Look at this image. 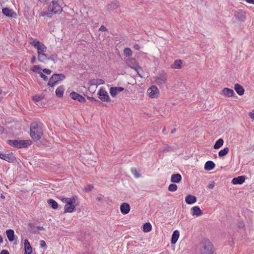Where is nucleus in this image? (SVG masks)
Masks as SVG:
<instances>
[{
  "instance_id": "obj_1",
  "label": "nucleus",
  "mask_w": 254,
  "mask_h": 254,
  "mask_svg": "<svg viewBox=\"0 0 254 254\" xmlns=\"http://www.w3.org/2000/svg\"><path fill=\"white\" fill-rule=\"evenodd\" d=\"M30 39V44L37 49L38 61L41 63H45V60L47 59V55L45 54L47 50L46 46L37 39L32 38Z\"/></svg>"
},
{
  "instance_id": "obj_2",
  "label": "nucleus",
  "mask_w": 254,
  "mask_h": 254,
  "mask_svg": "<svg viewBox=\"0 0 254 254\" xmlns=\"http://www.w3.org/2000/svg\"><path fill=\"white\" fill-rule=\"evenodd\" d=\"M62 200L65 203L64 207V212H72L74 211L76 206L79 203L78 197L76 195H73L69 198H63Z\"/></svg>"
},
{
  "instance_id": "obj_3",
  "label": "nucleus",
  "mask_w": 254,
  "mask_h": 254,
  "mask_svg": "<svg viewBox=\"0 0 254 254\" xmlns=\"http://www.w3.org/2000/svg\"><path fill=\"white\" fill-rule=\"evenodd\" d=\"M30 136L35 141L40 140L43 135L42 127L37 123H33L30 126Z\"/></svg>"
},
{
  "instance_id": "obj_4",
  "label": "nucleus",
  "mask_w": 254,
  "mask_h": 254,
  "mask_svg": "<svg viewBox=\"0 0 254 254\" xmlns=\"http://www.w3.org/2000/svg\"><path fill=\"white\" fill-rule=\"evenodd\" d=\"M200 251L201 254H215L213 246L206 239L202 241Z\"/></svg>"
},
{
  "instance_id": "obj_5",
  "label": "nucleus",
  "mask_w": 254,
  "mask_h": 254,
  "mask_svg": "<svg viewBox=\"0 0 254 254\" xmlns=\"http://www.w3.org/2000/svg\"><path fill=\"white\" fill-rule=\"evenodd\" d=\"M7 142L10 145L17 148L26 147L32 144L30 140H8Z\"/></svg>"
},
{
  "instance_id": "obj_6",
  "label": "nucleus",
  "mask_w": 254,
  "mask_h": 254,
  "mask_svg": "<svg viewBox=\"0 0 254 254\" xmlns=\"http://www.w3.org/2000/svg\"><path fill=\"white\" fill-rule=\"evenodd\" d=\"M48 11L53 14H60L63 11V8L56 0H53L48 6Z\"/></svg>"
},
{
  "instance_id": "obj_7",
  "label": "nucleus",
  "mask_w": 254,
  "mask_h": 254,
  "mask_svg": "<svg viewBox=\"0 0 254 254\" xmlns=\"http://www.w3.org/2000/svg\"><path fill=\"white\" fill-rule=\"evenodd\" d=\"M65 78V75L62 73L54 74L50 78L48 83V85L51 87H53L60 81H62Z\"/></svg>"
},
{
  "instance_id": "obj_8",
  "label": "nucleus",
  "mask_w": 254,
  "mask_h": 254,
  "mask_svg": "<svg viewBox=\"0 0 254 254\" xmlns=\"http://www.w3.org/2000/svg\"><path fill=\"white\" fill-rule=\"evenodd\" d=\"M155 80L158 85H164L166 83L167 76L165 73H161L155 77Z\"/></svg>"
},
{
  "instance_id": "obj_9",
  "label": "nucleus",
  "mask_w": 254,
  "mask_h": 254,
  "mask_svg": "<svg viewBox=\"0 0 254 254\" xmlns=\"http://www.w3.org/2000/svg\"><path fill=\"white\" fill-rule=\"evenodd\" d=\"M147 93L149 97L156 98L159 95V90L156 86H152L147 90Z\"/></svg>"
},
{
  "instance_id": "obj_10",
  "label": "nucleus",
  "mask_w": 254,
  "mask_h": 254,
  "mask_svg": "<svg viewBox=\"0 0 254 254\" xmlns=\"http://www.w3.org/2000/svg\"><path fill=\"white\" fill-rule=\"evenodd\" d=\"M234 16L239 21H244L246 19V12L243 10H238L235 11Z\"/></svg>"
},
{
  "instance_id": "obj_11",
  "label": "nucleus",
  "mask_w": 254,
  "mask_h": 254,
  "mask_svg": "<svg viewBox=\"0 0 254 254\" xmlns=\"http://www.w3.org/2000/svg\"><path fill=\"white\" fill-rule=\"evenodd\" d=\"M99 98L103 101L108 102L110 101V98L107 91L101 88L98 92Z\"/></svg>"
},
{
  "instance_id": "obj_12",
  "label": "nucleus",
  "mask_w": 254,
  "mask_h": 254,
  "mask_svg": "<svg viewBox=\"0 0 254 254\" xmlns=\"http://www.w3.org/2000/svg\"><path fill=\"white\" fill-rule=\"evenodd\" d=\"M70 97L71 99L76 100L80 102H84L85 101V99L83 96L75 92L70 93Z\"/></svg>"
},
{
  "instance_id": "obj_13",
  "label": "nucleus",
  "mask_w": 254,
  "mask_h": 254,
  "mask_svg": "<svg viewBox=\"0 0 254 254\" xmlns=\"http://www.w3.org/2000/svg\"><path fill=\"white\" fill-rule=\"evenodd\" d=\"M221 94L226 97H232L235 95V93L231 89L224 88L221 91Z\"/></svg>"
},
{
  "instance_id": "obj_14",
  "label": "nucleus",
  "mask_w": 254,
  "mask_h": 254,
  "mask_svg": "<svg viewBox=\"0 0 254 254\" xmlns=\"http://www.w3.org/2000/svg\"><path fill=\"white\" fill-rule=\"evenodd\" d=\"M0 159H2L5 161L8 162H13L15 160V158L12 153H10V154H2V153H1V156Z\"/></svg>"
},
{
  "instance_id": "obj_15",
  "label": "nucleus",
  "mask_w": 254,
  "mask_h": 254,
  "mask_svg": "<svg viewBox=\"0 0 254 254\" xmlns=\"http://www.w3.org/2000/svg\"><path fill=\"white\" fill-rule=\"evenodd\" d=\"M2 12L4 15L8 17L12 18L16 16V13L12 10L7 7L3 8L2 9Z\"/></svg>"
},
{
  "instance_id": "obj_16",
  "label": "nucleus",
  "mask_w": 254,
  "mask_h": 254,
  "mask_svg": "<svg viewBox=\"0 0 254 254\" xmlns=\"http://www.w3.org/2000/svg\"><path fill=\"white\" fill-rule=\"evenodd\" d=\"M124 88L122 87H111L110 90V93L113 97H115L119 93L123 91Z\"/></svg>"
},
{
  "instance_id": "obj_17",
  "label": "nucleus",
  "mask_w": 254,
  "mask_h": 254,
  "mask_svg": "<svg viewBox=\"0 0 254 254\" xmlns=\"http://www.w3.org/2000/svg\"><path fill=\"white\" fill-rule=\"evenodd\" d=\"M120 210L122 213L127 214L130 211V206L128 203L124 202L120 206Z\"/></svg>"
},
{
  "instance_id": "obj_18",
  "label": "nucleus",
  "mask_w": 254,
  "mask_h": 254,
  "mask_svg": "<svg viewBox=\"0 0 254 254\" xmlns=\"http://www.w3.org/2000/svg\"><path fill=\"white\" fill-rule=\"evenodd\" d=\"M190 210L192 216H196L198 217L202 214V211L198 206H195L192 207Z\"/></svg>"
},
{
  "instance_id": "obj_19",
  "label": "nucleus",
  "mask_w": 254,
  "mask_h": 254,
  "mask_svg": "<svg viewBox=\"0 0 254 254\" xmlns=\"http://www.w3.org/2000/svg\"><path fill=\"white\" fill-rule=\"evenodd\" d=\"M127 65L130 67L131 68L135 69V68H137L138 65H137L136 60L134 58H130L127 60Z\"/></svg>"
},
{
  "instance_id": "obj_20",
  "label": "nucleus",
  "mask_w": 254,
  "mask_h": 254,
  "mask_svg": "<svg viewBox=\"0 0 254 254\" xmlns=\"http://www.w3.org/2000/svg\"><path fill=\"white\" fill-rule=\"evenodd\" d=\"M245 177L243 176H240L238 177L234 178L232 180V183L235 185H241L245 182Z\"/></svg>"
},
{
  "instance_id": "obj_21",
  "label": "nucleus",
  "mask_w": 254,
  "mask_h": 254,
  "mask_svg": "<svg viewBox=\"0 0 254 254\" xmlns=\"http://www.w3.org/2000/svg\"><path fill=\"white\" fill-rule=\"evenodd\" d=\"M24 254H31L32 252V249L27 239L24 241Z\"/></svg>"
},
{
  "instance_id": "obj_22",
  "label": "nucleus",
  "mask_w": 254,
  "mask_h": 254,
  "mask_svg": "<svg viewBox=\"0 0 254 254\" xmlns=\"http://www.w3.org/2000/svg\"><path fill=\"white\" fill-rule=\"evenodd\" d=\"M186 202L188 204L194 203L196 201V197L192 195L189 194L185 197Z\"/></svg>"
},
{
  "instance_id": "obj_23",
  "label": "nucleus",
  "mask_w": 254,
  "mask_h": 254,
  "mask_svg": "<svg viewBox=\"0 0 254 254\" xmlns=\"http://www.w3.org/2000/svg\"><path fill=\"white\" fill-rule=\"evenodd\" d=\"M104 83L105 81L101 79H92L90 80L88 83L90 86L95 85L96 86H97L99 85L104 84Z\"/></svg>"
},
{
  "instance_id": "obj_24",
  "label": "nucleus",
  "mask_w": 254,
  "mask_h": 254,
  "mask_svg": "<svg viewBox=\"0 0 254 254\" xmlns=\"http://www.w3.org/2000/svg\"><path fill=\"white\" fill-rule=\"evenodd\" d=\"M234 89L237 93L240 96H242L244 94L245 90L244 88L238 83L235 84Z\"/></svg>"
},
{
  "instance_id": "obj_25",
  "label": "nucleus",
  "mask_w": 254,
  "mask_h": 254,
  "mask_svg": "<svg viewBox=\"0 0 254 254\" xmlns=\"http://www.w3.org/2000/svg\"><path fill=\"white\" fill-rule=\"evenodd\" d=\"M182 180V176L179 174H173L171 177V182L173 183H179Z\"/></svg>"
},
{
  "instance_id": "obj_26",
  "label": "nucleus",
  "mask_w": 254,
  "mask_h": 254,
  "mask_svg": "<svg viewBox=\"0 0 254 254\" xmlns=\"http://www.w3.org/2000/svg\"><path fill=\"white\" fill-rule=\"evenodd\" d=\"M215 164L212 161H207L204 165V169L206 171H210L215 168Z\"/></svg>"
},
{
  "instance_id": "obj_27",
  "label": "nucleus",
  "mask_w": 254,
  "mask_h": 254,
  "mask_svg": "<svg viewBox=\"0 0 254 254\" xmlns=\"http://www.w3.org/2000/svg\"><path fill=\"white\" fill-rule=\"evenodd\" d=\"M179 232L178 230H175L174 231L171 238V243L172 244H175L177 242L179 237Z\"/></svg>"
},
{
  "instance_id": "obj_28",
  "label": "nucleus",
  "mask_w": 254,
  "mask_h": 254,
  "mask_svg": "<svg viewBox=\"0 0 254 254\" xmlns=\"http://www.w3.org/2000/svg\"><path fill=\"white\" fill-rule=\"evenodd\" d=\"M6 234L10 242H12L14 240V232L13 230L11 229L6 230Z\"/></svg>"
},
{
  "instance_id": "obj_29",
  "label": "nucleus",
  "mask_w": 254,
  "mask_h": 254,
  "mask_svg": "<svg viewBox=\"0 0 254 254\" xmlns=\"http://www.w3.org/2000/svg\"><path fill=\"white\" fill-rule=\"evenodd\" d=\"M119 4L117 1H114L107 6V9L110 10L116 9L119 7Z\"/></svg>"
},
{
  "instance_id": "obj_30",
  "label": "nucleus",
  "mask_w": 254,
  "mask_h": 254,
  "mask_svg": "<svg viewBox=\"0 0 254 254\" xmlns=\"http://www.w3.org/2000/svg\"><path fill=\"white\" fill-rule=\"evenodd\" d=\"M182 61L179 60H176L171 65V68L175 69H180L182 67Z\"/></svg>"
},
{
  "instance_id": "obj_31",
  "label": "nucleus",
  "mask_w": 254,
  "mask_h": 254,
  "mask_svg": "<svg viewBox=\"0 0 254 254\" xmlns=\"http://www.w3.org/2000/svg\"><path fill=\"white\" fill-rule=\"evenodd\" d=\"M64 92V86H60L58 87L56 90V94L59 97H61L63 96Z\"/></svg>"
},
{
  "instance_id": "obj_32",
  "label": "nucleus",
  "mask_w": 254,
  "mask_h": 254,
  "mask_svg": "<svg viewBox=\"0 0 254 254\" xmlns=\"http://www.w3.org/2000/svg\"><path fill=\"white\" fill-rule=\"evenodd\" d=\"M47 202L49 205L51 206V207L54 209H56L58 207V203L55 201L54 199H48L47 201Z\"/></svg>"
},
{
  "instance_id": "obj_33",
  "label": "nucleus",
  "mask_w": 254,
  "mask_h": 254,
  "mask_svg": "<svg viewBox=\"0 0 254 254\" xmlns=\"http://www.w3.org/2000/svg\"><path fill=\"white\" fill-rule=\"evenodd\" d=\"M229 148L227 147L224 148L223 149L221 150L218 152V155L220 157H223L227 154L229 152Z\"/></svg>"
},
{
  "instance_id": "obj_34",
  "label": "nucleus",
  "mask_w": 254,
  "mask_h": 254,
  "mask_svg": "<svg viewBox=\"0 0 254 254\" xmlns=\"http://www.w3.org/2000/svg\"><path fill=\"white\" fill-rule=\"evenodd\" d=\"M224 143V141L222 138L219 139L218 140H217L214 145V149H218L220 147H221Z\"/></svg>"
},
{
  "instance_id": "obj_35",
  "label": "nucleus",
  "mask_w": 254,
  "mask_h": 254,
  "mask_svg": "<svg viewBox=\"0 0 254 254\" xmlns=\"http://www.w3.org/2000/svg\"><path fill=\"white\" fill-rule=\"evenodd\" d=\"M143 231L145 232H149L152 229V226L150 223H146L143 225Z\"/></svg>"
},
{
  "instance_id": "obj_36",
  "label": "nucleus",
  "mask_w": 254,
  "mask_h": 254,
  "mask_svg": "<svg viewBox=\"0 0 254 254\" xmlns=\"http://www.w3.org/2000/svg\"><path fill=\"white\" fill-rule=\"evenodd\" d=\"M124 54L125 56L129 57L132 55V52L130 48H126L124 50Z\"/></svg>"
},
{
  "instance_id": "obj_37",
  "label": "nucleus",
  "mask_w": 254,
  "mask_h": 254,
  "mask_svg": "<svg viewBox=\"0 0 254 254\" xmlns=\"http://www.w3.org/2000/svg\"><path fill=\"white\" fill-rule=\"evenodd\" d=\"M131 171L135 178H138L140 176V174L136 169L132 168L131 169Z\"/></svg>"
},
{
  "instance_id": "obj_38",
  "label": "nucleus",
  "mask_w": 254,
  "mask_h": 254,
  "mask_svg": "<svg viewBox=\"0 0 254 254\" xmlns=\"http://www.w3.org/2000/svg\"><path fill=\"white\" fill-rule=\"evenodd\" d=\"M40 16H42V17H44V16H47L48 17H52V14H51V13H50V12L48 10L47 12H45V11H41L40 12Z\"/></svg>"
},
{
  "instance_id": "obj_39",
  "label": "nucleus",
  "mask_w": 254,
  "mask_h": 254,
  "mask_svg": "<svg viewBox=\"0 0 254 254\" xmlns=\"http://www.w3.org/2000/svg\"><path fill=\"white\" fill-rule=\"evenodd\" d=\"M177 190V186L174 184H171L168 187V190L170 191H175Z\"/></svg>"
},
{
  "instance_id": "obj_40",
  "label": "nucleus",
  "mask_w": 254,
  "mask_h": 254,
  "mask_svg": "<svg viewBox=\"0 0 254 254\" xmlns=\"http://www.w3.org/2000/svg\"><path fill=\"white\" fill-rule=\"evenodd\" d=\"M57 59V55H52L51 56H48L47 55V59L45 60V62L48 60H52L55 61Z\"/></svg>"
},
{
  "instance_id": "obj_41",
  "label": "nucleus",
  "mask_w": 254,
  "mask_h": 254,
  "mask_svg": "<svg viewBox=\"0 0 254 254\" xmlns=\"http://www.w3.org/2000/svg\"><path fill=\"white\" fill-rule=\"evenodd\" d=\"M137 68H135V70L137 72V74H138V75L141 77H143V75L142 74L143 73V70L142 69H141V68L140 67V66H138L137 67Z\"/></svg>"
},
{
  "instance_id": "obj_42",
  "label": "nucleus",
  "mask_w": 254,
  "mask_h": 254,
  "mask_svg": "<svg viewBox=\"0 0 254 254\" xmlns=\"http://www.w3.org/2000/svg\"><path fill=\"white\" fill-rule=\"evenodd\" d=\"M44 97L42 95H35L33 97V100L35 102H38L43 99Z\"/></svg>"
},
{
  "instance_id": "obj_43",
  "label": "nucleus",
  "mask_w": 254,
  "mask_h": 254,
  "mask_svg": "<svg viewBox=\"0 0 254 254\" xmlns=\"http://www.w3.org/2000/svg\"><path fill=\"white\" fill-rule=\"evenodd\" d=\"M40 76L43 78L45 81H47L48 79V77L41 72H39Z\"/></svg>"
},
{
  "instance_id": "obj_44",
  "label": "nucleus",
  "mask_w": 254,
  "mask_h": 254,
  "mask_svg": "<svg viewBox=\"0 0 254 254\" xmlns=\"http://www.w3.org/2000/svg\"><path fill=\"white\" fill-rule=\"evenodd\" d=\"M40 246L41 248H43L44 247H46V244L44 240H41L40 241Z\"/></svg>"
},
{
  "instance_id": "obj_45",
  "label": "nucleus",
  "mask_w": 254,
  "mask_h": 254,
  "mask_svg": "<svg viewBox=\"0 0 254 254\" xmlns=\"http://www.w3.org/2000/svg\"><path fill=\"white\" fill-rule=\"evenodd\" d=\"M43 73L49 75L51 73L52 71L49 69L45 68V69H43Z\"/></svg>"
},
{
  "instance_id": "obj_46",
  "label": "nucleus",
  "mask_w": 254,
  "mask_h": 254,
  "mask_svg": "<svg viewBox=\"0 0 254 254\" xmlns=\"http://www.w3.org/2000/svg\"><path fill=\"white\" fill-rule=\"evenodd\" d=\"M239 228H243L245 227V224L243 221H239L238 223Z\"/></svg>"
},
{
  "instance_id": "obj_47",
  "label": "nucleus",
  "mask_w": 254,
  "mask_h": 254,
  "mask_svg": "<svg viewBox=\"0 0 254 254\" xmlns=\"http://www.w3.org/2000/svg\"><path fill=\"white\" fill-rule=\"evenodd\" d=\"M39 68H40L39 66H38V65H34V66L33 67V68H32V71H33V72H37V71H38V69H39Z\"/></svg>"
},
{
  "instance_id": "obj_48",
  "label": "nucleus",
  "mask_w": 254,
  "mask_h": 254,
  "mask_svg": "<svg viewBox=\"0 0 254 254\" xmlns=\"http://www.w3.org/2000/svg\"><path fill=\"white\" fill-rule=\"evenodd\" d=\"M249 116L252 119L254 120V110L249 113Z\"/></svg>"
},
{
  "instance_id": "obj_49",
  "label": "nucleus",
  "mask_w": 254,
  "mask_h": 254,
  "mask_svg": "<svg viewBox=\"0 0 254 254\" xmlns=\"http://www.w3.org/2000/svg\"><path fill=\"white\" fill-rule=\"evenodd\" d=\"M99 30L100 31H106L107 30V29L106 28V27L105 26H104V25H102L100 28H99Z\"/></svg>"
},
{
  "instance_id": "obj_50",
  "label": "nucleus",
  "mask_w": 254,
  "mask_h": 254,
  "mask_svg": "<svg viewBox=\"0 0 254 254\" xmlns=\"http://www.w3.org/2000/svg\"><path fill=\"white\" fill-rule=\"evenodd\" d=\"M214 187V183H212L211 184H209L208 186H207V188L209 189H213Z\"/></svg>"
},
{
  "instance_id": "obj_51",
  "label": "nucleus",
  "mask_w": 254,
  "mask_h": 254,
  "mask_svg": "<svg viewBox=\"0 0 254 254\" xmlns=\"http://www.w3.org/2000/svg\"><path fill=\"white\" fill-rule=\"evenodd\" d=\"M133 48L136 50H139L140 48V46L138 44H135L133 46Z\"/></svg>"
},
{
  "instance_id": "obj_52",
  "label": "nucleus",
  "mask_w": 254,
  "mask_h": 254,
  "mask_svg": "<svg viewBox=\"0 0 254 254\" xmlns=\"http://www.w3.org/2000/svg\"><path fill=\"white\" fill-rule=\"evenodd\" d=\"M0 254H9V253L7 250H3L1 251Z\"/></svg>"
},
{
  "instance_id": "obj_53",
  "label": "nucleus",
  "mask_w": 254,
  "mask_h": 254,
  "mask_svg": "<svg viewBox=\"0 0 254 254\" xmlns=\"http://www.w3.org/2000/svg\"><path fill=\"white\" fill-rule=\"evenodd\" d=\"M92 189H93V186H89L87 188H86L85 189V190L87 191H90V190H92Z\"/></svg>"
},
{
  "instance_id": "obj_54",
  "label": "nucleus",
  "mask_w": 254,
  "mask_h": 254,
  "mask_svg": "<svg viewBox=\"0 0 254 254\" xmlns=\"http://www.w3.org/2000/svg\"><path fill=\"white\" fill-rule=\"evenodd\" d=\"M36 61V57L35 56H33V57L31 59V64H34Z\"/></svg>"
},
{
  "instance_id": "obj_55",
  "label": "nucleus",
  "mask_w": 254,
  "mask_h": 254,
  "mask_svg": "<svg viewBox=\"0 0 254 254\" xmlns=\"http://www.w3.org/2000/svg\"><path fill=\"white\" fill-rule=\"evenodd\" d=\"M248 3L254 4V0H245Z\"/></svg>"
},
{
  "instance_id": "obj_56",
  "label": "nucleus",
  "mask_w": 254,
  "mask_h": 254,
  "mask_svg": "<svg viewBox=\"0 0 254 254\" xmlns=\"http://www.w3.org/2000/svg\"><path fill=\"white\" fill-rule=\"evenodd\" d=\"M4 130L3 127L0 126V134L3 133L4 132Z\"/></svg>"
},
{
  "instance_id": "obj_57",
  "label": "nucleus",
  "mask_w": 254,
  "mask_h": 254,
  "mask_svg": "<svg viewBox=\"0 0 254 254\" xmlns=\"http://www.w3.org/2000/svg\"><path fill=\"white\" fill-rule=\"evenodd\" d=\"M37 229L39 230H44V228L43 227L38 226Z\"/></svg>"
},
{
  "instance_id": "obj_58",
  "label": "nucleus",
  "mask_w": 254,
  "mask_h": 254,
  "mask_svg": "<svg viewBox=\"0 0 254 254\" xmlns=\"http://www.w3.org/2000/svg\"><path fill=\"white\" fill-rule=\"evenodd\" d=\"M102 197H97L96 198V200L98 201H100V200H102Z\"/></svg>"
},
{
  "instance_id": "obj_59",
  "label": "nucleus",
  "mask_w": 254,
  "mask_h": 254,
  "mask_svg": "<svg viewBox=\"0 0 254 254\" xmlns=\"http://www.w3.org/2000/svg\"><path fill=\"white\" fill-rule=\"evenodd\" d=\"M0 243H3V238L1 235H0Z\"/></svg>"
},
{
  "instance_id": "obj_60",
  "label": "nucleus",
  "mask_w": 254,
  "mask_h": 254,
  "mask_svg": "<svg viewBox=\"0 0 254 254\" xmlns=\"http://www.w3.org/2000/svg\"><path fill=\"white\" fill-rule=\"evenodd\" d=\"M90 99L91 100V101H97V100L94 99V98H90Z\"/></svg>"
},
{
  "instance_id": "obj_61",
  "label": "nucleus",
  "mask_w": 254,
  "mask_h": 254,
  "mask_svg": "<svg viewBox=\"0 0 254 254\" xmlns=\"http://www.w3.org/2000/svg\"><path fill=\"white\" fill-rule=\"evenodd\" d=\"M175 131V129H172L171 130V133H173Z\"/></svg>"
},
{
  "instance_id": "obj_62",
  "label": "nucleus",
  "mask_w": 254,
  "mask_h": 254,
  "mask_svg": "<svg viewBox=\"0 0 254 254\" xmlns=\"http://www.w3.org/2000/svg\"><path fill=\"white\" fill-rule=\"evenodd\" d=\"M1 94V91L0 90V94Z\"/></svg>"
}]
</instances>
